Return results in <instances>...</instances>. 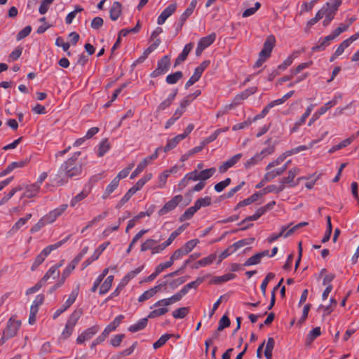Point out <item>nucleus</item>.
Wrapping results in <instances>:
<instances>
[{
	"label": "nucleus",
	"instance_id": "obj_30",
	"mask_svg": "<svg viewBox=\"0 0 359 359\" xmlns=\"http://www.w3.org/2000/svg\"><path fill=\"white\" fill-rule=\"evenodd\" d=\"M289 156L287 153L285 151V153L282 154L281 155H280L278 157H277L275 160L272 161L271 162H270L266 167V170L267 172L269 171H271L272 168L273 167H276V166H278L279 165H280L284 161L285 159Z\"/></svg>",
	"mask_w": 359,
	"mask_h": 359
},
{
	"label": "nucleus",
	"instance_id": "obj_47",
	"mask_svg": "<svg viewBox=\"0 0 359 359\" xmlns=\"http://www.w3.org/2000/svg\"><path fill=\"white\" fill-rule=\"evenodd\" d=\"M158 243V241L152 238H149L141 245V251L144 252L147 250H151L152 252L154 246L156 245Z\"/></svg>",
	"mask_w": 359,
	"mask_h": 359
},
{
	"label": "nucleus",
	"instance_id": "obj_48",
	"mask_svg": "<svg viewBox=\"0 0 359 359\" xmlns=\"http://www.w3.org/2000/svg\"><path fill=\"white\" fill-rule=\"evenodd\" d=\"M199 243L198 239H192L187 241L184 245H183L181 248L184 252L186 255L189 253Z\"/></svg>",
	"mask_w": 359,
	"mask_h": 359
},
{
	"label": "nucleus",
	"instance_id": "obj_38",
	"mask_svg": "<svg viewBox=\"0 0 359 359\" xmlns=\"http://www.w3.org/2000/svg\"><path fill=\"white\" fill-rule=\"evenodd\" d=\"M110 149V144L108 142L107 139H104L102 140L98 146L97 149V156L99 157L103 156L106 153L109 151Z\"/></svg>",
	"mask_w": 359,
	"mask_h": 359
},
{
	"label": "nucleus",
	"instance_id": "obj_21",
	"mask_svg": "<svg viewBox=\"0 0 359 359\" xmlns=\"http://www.w3.org/2000/svg\"><path fill=\"white\" fill-rule=\"evenodd\" d=\"M216 258L217 256L215 254L209 255L208 256L196 262L193 266V268L197 269L200 267H205L208 265H210L211 264L213 263Z\"/></svg>",
	"mask_w": 359,
	"mask_h": 359
},
{
	"label": "nucleus",
	"instance_id": "obj_34",
	"mask_svg": "<svg viewBox=\"0 0 359 359\" xmlns=\"http://www.w3.org/2000/svg\"><path fill=\"white\" fill-rule=\"evenodd\" d=\"M262 196V194H259V192H256L250 196L249 198L244 199L242 201H240L236 206V209H238L241 207L248 205L253 202L256 201L259 197Z\"/></svg>",
	"mask_w": 359,
	"mask_h": 359
},
{
	"label": "nucleus",
	"instance_id": "obj_12",
	"mask_svg": "<svg viewBox=\"0 0 359 359\" xmlns=\"http://www.w3.org/2000/svg\"><path fill=\"white\" fill-rule=\"evenodd\" d=\"M299 169L298 168H293L288 171L287 176L283 177L280 180V185H287L289 187H295L297 183L294 182L295 177L299 174Z\"/></svg>",
	"mask_w": 359,
	"mask_h": 359
},
{
	"label": "nucleus",
	"instance_id": "obj_14",
	"mask_svg": "<svg viewBox=\"0 0 359 359\" xmlns=\"http://www.w3.org/2000/svg\"><path fill=\"white\" fill-rule=\"evenodd\" d=\"M290 160L287 161L282 167L266 172L264 175V180L271 181L277 176L281 175L287 168Z\"/></svg>",
	"mask_w": 359,
	"mask_h": 359
},
{
	"label": "nucleus",
	"instance_id": "obj_8",
	"mask_svg": "<svg viewBox=\"0 0 359 359\" xmlns=\"http://www.w3.org/2000/svg\"><path fill=\"white\" fill-rule=\"evenodd\" d=\"M100 330L98 325H94L83 331L76 338V343L84 344L86 341L92 339Z\"/></svg>",
	"mask_w": 359,
	"mask_h": 359
},
{
	"label": "nucleus",
	"instance_id": "obj_25",
	"mask_svg": "<svg viewBox=\"0 0 359 359\" xmlns=\"http://www.w3.org/2000/svg\"><path fill=\"white\" fill-rule=\"evenodd\" d=\"M79 285H76V287L72 290L70 293L68 299L65 301V302L62 304L65 306V309H69L76 301V297L79 294Z\"/></svg>",
	"mask_w": 359,
	"mask_h": 359
},
{
	"label": "nucleus",
	"instance_id": "obj_5",
	"mask_svg": "<svg viewBox=\"0 0 359 359\" xmlns=\"http://www.w3.org/2000/svg\"><path fill=\"white\" fill-rule=\"evenodd\" d=\"M182 200L183 196L182 195L175 196L164 204V205L158 210V215L159 216L167 215L170 212L174 210Z\"/></svg>",
	"mask_w": 359,
	"mask_h": 359
},
{
	"label": "nucleus",
	"instance_id": "obj_10",
	"mask_svg": "<svg viewBox=\"0 0 359 359\" xmlns=\"http://www.w3.org/2000/svg\"><path fill=\"white\" fill-rule=\"evenodd\" d=\"M276 39L274 36H269L264 43L263 48L259 52V55L266 58V60L271 56L273 48L275 46Z\"/></svg>",
	"mask_w": 359,
	"mask_h": 359
},
{
	"label": "nucleus",
	"instance_id": "obj_45",
	"mask_svg": "<svg viewBox=\"0 0 359 359\" xmlns=\"http://www.w3.org/2000/svg\"><path fill=\"white\" fill-rule=\"evenodd\" d=\"M215 172L216 169L215 168L205 169L198 172L200 181L204 182L208 180L215 173Z\"/></svg>",
	"mask_w": 359,
	"mask_h": 359
},
{
	"label": "nucleus",
	"instance_id": "obj_42",
	"mask_svg": "<svg viewBox=\"0 0 359 359\" xmlns=\"http://www.w3.org/2000/svg\"><path fill=\"white\" fill-rule=\"evenodd\" d=\"M254 241H255L254 238H245V239H241V240H239L238 241L234 243L233 244H232L231 248H233L236 252L237 250L240 249L241 248H242L243 246L253 243Z\"/></svg>",
	"mask_w": 359,
	"mask_h": 359
},
{
	"label": "nucleus",
	"instance_id": "obj_2",
	"mask_svg": "<svg viewBox=\"0 0 359 359\" xmlns=\"http://www.w3.org/2000/svg\"><path fill=\"white\" fill-rule=\"evenodd\" d=\"M20 326L21 320L17 319L15 316L11 317L3 331L2 336L0 339V346L3 345L7 340L15 337Z\"/></svg>",
	"mask_w": 359,
	"mask_h": 359
},
{
	"label": "nucleus",
	"instance_id": "obj_44",
	"mask_svg": "<svg viewBox=\"0 0 359 359\" xmlns=\"http://www.w3.org/2000/svg\"><path fill=\"white\" fill-rule=\"evenodd\" d=\"M175 302H177L175 300L174 297L171 296L170 297L162 299L161 300L157 301L152 306H151V309L163 306H168Z\"/></svg>",
	"mask_w": 359,
	"mask_h": 359
},
{
	"label": "nucleus",
	"instance_id": "obj_51",
	"mask_svg": "<svg viewBox=\"0 0 359 359\" xmlns=\"http://www.w3.org/2000/svg\"><path fill=\"white\" fill-rule=\"evenodd\" d=\"M26 224L24 219L20 218L12 226V228L8 231V236H12L14 235L22 226Z\"/></svg>",
	"mask_w": 359,
	"mask_h": 359
},
{
	"label": "nucleus",
	"instance_id": "obj_20",
	"mask_svg": "<svg viewBox=\"0 0 359 359\" xmlns=\"http://www.w3.org/2000/svg\"><path fill=\"white\" fill-rule=\"evenodd\" d=\"M69 238H70V236H67V237H65L64 239L60 241L59 242L47 246L41 252L40 254L42 256H43L45 258H46L53 250H55L57 249L58 248L61 247L64 243H65L69 239Z\"/></svg>",
	"mask_w": 359,
	"mask_h": 359
},
{
	"label": "nucleus",
	"instance_id": "obj_64",
	"mask_svg": "<svg viewBox=\"0 0 359 359\" xmlns=\"http://www.w3.org/2000/svg\"><path fill=\"white\" fill-rule=\"evenodd\" d=\"M231 322L229 317L226 315H224L219 321V325L217 327L218 331H222L224 328L230 326Z\"/></svg>",
	"mask_w": 359,
	"mask_h": 359
},
{
	"label": "nucleus",
	"instance_id": "obj_18",
	"mask_svg": "<svg viewBox=\"0 0 359 359\" xmlns=\"http://www.w3.org/2000/svg\"><path fill=\"white\" fill-rule=\"evenodd\" d=\"M327 133H328L326 131L322 135V137L320 139L313 140L312 142H311L309 147H306L305 145H301V146L297 147L295 148H293L291 150L287 151L286 152L287 153L288 156H292V155L296 154L297 153H299L300 151H302L306 150L309 148H311L315 144L321 141L327 135Z\"/></svg>",
	"mask_w": 359,
	"mask_h": 359
},
{
	"label": "nucleus",
	"instance_id": "obj_24",
	"mask_svg": "<svg viewBox=\"0 0 359 359\" xmlns=\"http://www.w3.org/2000/svg\"><path fill=\"white\" fill-rule=\"evenodd\" d=\"M119 184V182L118 180L114 178L111 182L107 186L103 195L102 198L106 199L111 194H112L118 187Z\"/></svg>",
	"mask_w": 359,
	"mask_h": 359
},
{
	"label": "nucleus",
	"instance_id": "obj_62",
	"mask_svg": "<svg viewBox=\"0 0 359 359\" xmlns=\"http://www.w3.org/2000/svg\"><path fill=\"white\" fill-rule=\"evenodd\" d=\"M231 180L230 178H226L224 180L218 182L215 185V191L220 193L222 192L226 187H227L231 184Z\"/></svg>",
	"mask_w": 359,
	"mask_h": 359
},
{
	"label": "nucleus",
	"instance_id": "obj_37",
	"mask_svg": "<svg viewBox=\"0 0 359 359\" xmlns=\"http://www.w3.org/2000/svg\"><path fill=\"white\" fill-rule=\"evenodd\" d=\"M60 271H57V267L51 266L41 279V283L45 284L46 281L51 277L53 279H55L57 277H58Z\"/></svg>",
	"mask_w": 359,
	"mask_h": 359
},
{
	"label": "nucleus",
	"instance_id": "obj_36",
	"mask_svg": "<svg viewBox=\"0 0 359 359\" xmlns=\"http://www.w3.org/2000/svg\"><path fill=\"white\" fill-rule=\"evenodd\" d=\"M212 202V199L210 196H205L203 198H200L197 199L194 205L197 209V210H200L201 208H205L210 205Z\"/></svg>",
	"mask_w": 359,
	"mask_h": 359
},
{
	"label": "nucleus",
	"instance_id": "obj_39",
	"mask_svg": "<svg viewBox=\"0 0 359 359\" xmlns=\"http://www.w3.org/2000/svg\"><path fill=\"white\" fill-rule=\"evenodd\" d=\"M40 190V187L34 183L28 186L24 194V196L27 198H33L37 195Z\"/></svg>",
	"mask_w": 359,
	"mask_h": 359
},
{
	"label": "nucleus",
	"instance_id": "obj_29",
	"mask_svg": "<svg viewBox=\"0 0 359 359\" xmlns=\"http://www.w3.org/2000/svg\"><path fill=\"white\" fill-rule=\"evenodd\" d=\"M298 56V52H293L290 56L287 57L277 68L280 72L285 70L289 66H290L293 60Z\"/></svg>",
	"mask_w": 359,
	"mask_h": 359
},
{
	"label": "nucleus",
	"instance_id": "obj_49",
	"mask_svg": "<svg viewBox=\"0 0 359 359\" xmlns=\"http://www.w3.org/2000/svg\"><path fill=\"white\" fill-rule=\"evenodd\" d=\"M325 7V15H324V20L323 21V25L324 27H327L328 25H330V23L331 22V21L334 19V15H335V13L329 10V8L328 7Z\"/></svg>",
	"mask_w": 359,
	"mask_h": 359
},
{
	"label": "nucleus",
	"instance_id": "obj_43",
	"mask_svg": "<svg viewBox=\"0 0 359 359\" xmlns=\"http://www.w3.org/2000/svg\"><path fill=\"white\" fill-rule=\"evenodd\" d=\"M353 139L352 137H348L347 139L344 140L340 143H339V144L333 146L332 148H330L329 150V153L332 154L337 150H339L341 149L346 147L347 146H348L349 144H351V142H353Z\"/></svg>",
	"mask_w": 359,
	"mask_h": 359
},
{
	"label": "nucleus",
	"instance_id": "obj_31",
	"mask_svg": "<svg viewBox=\"0 0 359 359\" xmlns=\"http://www.w3.org/2000/svg\"><path fill=\"white\" fill-rule=\"evenodd\" d=\"M148 323V318H143L138 320L136 323L130 325L128 327V330L131 332H136L140 330H143L147 325Z\"/></svg>",
	"mask_w": 359,
	"mask_h": 359
},
{
	"label": "nucleus",
	"instance_id": "obj_4",
	"mask_svg": "<svg viewBox=\"0 0 359 359\" xmlns=\"http://www.w3.org/2000/svg\"><path fill=\"white\" fill-rule=\"evenodd\" d=\"M82 312L80 310L74 311L69 317L66 324L65 329L61 333L60 338L62 339H67L69 337L74 330L75 325H76L79 319L80 318Z\"/></svg>",
	"mask_w": 359,
	"mask_h": 359
},
{
	"label": "nucleus",
	"instance_id": "obj_27",
	"mask_svg": "<svg viewBox=\"0 0 359 359\" xmlns=\"http://www.w3.org/2000/svg\"><path fill=\"white\" fill-rule=\"evenodd\" d=\"M216 39V34L215 33H211L210 34L204 36L201 38L199 41L198 44L202 46L203 48H206L208 46H210L211 44L214 43V41Z\"/></svg>",
	"mask_w": 359,
	"mask_h": 359
},
{
	"label": "nucleus",
	"instance_id": "obj_16",
	"mask_svg": "<svg viewBox=\"0 0 359 359\" xmlns=\"http://www.w3.org/2000/svg\"><path fill=\"white\" fill-rule=\"evenodd\" d=\"M332 41H334V39L330 34L320 38L318 41L317 44L312 47L311 50L313 52L324 50Z\"/></svg>",
	"mask_w": 359,
	"mask_h": 359
},
{
	"label": "nucleus",
	"instance_id": "obj_9",
	"mask_svg": "<svg viewBox=\"0 0 359 359\" xmlns=\"http://www.w3.org/2000/svg\"><path fill=\"white\" fill-rule=\"evenodd\" d=\"M276 39L274 36H269L264 43L263 48L259 52V55L266 58V60L271 56L273 48L275 46Z\"/></svg>",
	"mask_w": 359,
	"mask_h": 359
},
{
	"label": "nucleus",
	"instance_id": "obj_46",
	"mask_svg": "<svg viewBox=\"0 0 359 359\" xmlns=\"http://www.w3.org/2000/svg\"><path fill=\"white\" fill-rule=\"evenodd\" d=\"M182 72L180 71H177L173 74H168L166 76L165 81L168 84H175L180 79L182 78Z\"/></svg>",
	"mask_w": 359,
	"mask_h": 359
},
{
	"label": "nucleus",
	"instance_id": "obj_53",
	"mask_svg": "<svg viewBox=\"0 0 359 359\" xmlns=\"http://www.w3.org/2000/svg\"><path fill=\"white\" fill-rule=\"evenodd\" d=\"M167 312H168V309L166 307L158 308L151 311L149 313L147 318H156L165 314Z\"/></svg>",
	"mask_w": 359,
	"mask_h": 359
},
{
	"label": "nucleus",
	"instance_id": "obj_32",
	"mask_svg": "<svg viewBox=\"0 0 359 359\" xmlns=\"http://www.w3.org/2000/svg\"><path fill=\"white\" fill-rule=\"evenodd\" d=\"M113 280H114V276H112V275L109 276L105 279L104 283L102 284L100 291H99V294L100 295H103L108 292V291L110 290V288L112 285Z\"/></svg>",
	"mask_w": 359,
	"mask_h": 359
},
{
	"label": "nucleus",
	"instance_id": "obj_57",
	"mask_svg": "<svg viewBox=\"0 0 359 359\" xmlns=\"http://www.w3.org/2000/svg\"><path fill=\"white\" fill-rule=\"evenodd\" d=\"M236 278V275L231 273H228L221 276H217L214 279L215 283H222L233 280Z\"/></svg>",
	"mask_w": 359,
	"mask_h": 359
},
{
	"label": "nucleus",
	"instance_id": "obj_17",
	"mask_svg": "<svg viewBox=\"0 0 359 359\" xmlns=\"http://www.w3.org/2000/svg\"><path fill=\"white\" fill-rule=\"evenodd\" d=\"M242 154H237L231 158L224 162L219 167V171L221 173L226 172L229 168H232L241 158Z\"/></svg>",
	"mask_w": 359,
	"mask_h": 359
},
{
	"label": "nucleus",
	"instance_id": "obj_59",
	"mask_svg": "<svg viewBox=\"0 0 359 359\" xmlns=\"http://www.w3.org/2000/svg\"><path fill=\"white\" fill-rule=\"evenodd\" d=\"M142 269L143 266H141L128 272L123 278L122 282L124 284H126L130 280L134 278L137 274H139L142 271Z\"/></svg>",
	"mask_w": 359,
	"mask_h": 359
},
{
	"label": "nucleus",
	"instance_id": "obj_35",
	"mask_svg": "<svg viewBox=\"0 0 359 359\" xmlns=\"http://www.w3.org/2000/svg\"><path fill=\"white\" fill-rule=\"evenodd\" d=\"M275 346V341L273 338L269 337L267 339L265 350L264 356L266 359H272V351Z\"/></svg>",
	"mask_w": 359,
	"mask_h": 359
},
{
	"label": "nucleus",
	"instance_id": "obj_56",
	"mask_svg": "<svg viewBox=\"0 0 359 359\" xmlns=\"http://www.w3.org/2000/svg\"><path fill=\"white\" fill-rule=\"evenodd\" d=\"M201 76H202V74L195 69L193 75L189 78V79L185 83V88L187 89L190 86L194 85L196 82H197L200 79Z\"/></svg>",
	"mask_w": 359,
	"mask_h": 359
},
{
	"label": "nucleus",
	"instance_id": "obj_54",
	"mask_svg": "<svg viewBox=\"0 0 359 359\" xmlns=\"http://www.w3.org/2000/svg\"><path fill=\"white\" fill-rule=\"evenodd\" d=\"M188 312L189 309L187 307H181L177 309H175L172 312V315L173 318L176 319H182L184 318L188 314Z\"/></svg>",
	"mask_w": 359,
	"mask_h": 359
},
{
	"label": "nucleus",
	"instance_id": "obj_55",
	"mask_svg": "<svg viewBox=\"0 0 359 359\" xmlns=\"http://www.w3.org/2000/svg\"><path fill=\"white\" fill-rule=\"evenodd\" d=\"M337 103L336 98L332 99V100L327 102L323 106H322L318 111L320 116L325 114L330 108L335 106Z\"/></svg>",
	"mask_w": 359,
	"mask_h": 359
},
{
	"label": "nucleus",
	"instance_id": "obj_7",
	"mask_svg": "<svg viewBox=\"0 0 359 359\" xmlns=\"http://www.w3.org/2000/svg\"><path fill=\"white\" fill-rule=\"evenodd\" d=\"M67 207V204H62L48 212L43 217L48 224H52L65 212Z\"/></svg>",
	"mask_w": 359,
	"mask_h": 359
},
{
	"label": "nucleus",
	"instance_id": "obj_41",
	"mask_svg": "<svg viewBox=\"0 0 359 359\" xmlns=\"http://www.w3.org/2000/svg\"><path fill=\"white\" fill-rule=\"evenodd\" d=\"M89 194V191L87 190H83L78 194H76L74 197H73L70 201V205L72 207L76 206V205L80 201L85 199Z\"/></svg>",
	"mask_w": 359,
	"mask_h": 359
},
{
	"label": "nucleus",
	"instance_id": "obj_15",
	"mask_svg": "<svg viewBox=\"0 0 359 359\" xmlns=\"http://www.w3.org/2000/svg\"><path fill=\"white\" fill-rule=\"evenodd\" d=\"M177 94V89H174L167 97L165 100L162 101L159 105L157 107L156 113H159L167 108H168L175 100L176 95Z\"/></svg>",
	"mask_w": 359,
	"mask_h": 359
},
{
	"label": "nucleus",
	"instance_id": "obj_1",
	"mask_svg": "<svg viewBox=\"0 0 359 359\" xmlns=\"http://www.w3.org/2000/svg\"><path fill=\"white\" fill-rule=\"evenodd\" d=\"M80 154L81 152H76L70 158L64 162L60 168V173L69 178L80 175L82 172V165L77 161Z\"/></svg>",
	"mask_w": 359,
	"mask_h": 359
},
{
	"label": "nucleus",
	"instance_id": "obj_60",
	"mask_svg": "<svg viewBox=\"0 0 359 359\" xmlns=\"http://www.w3.org/2000/svg\"><path fill=\"white\" fill-rule=\"evenodd\" d=\"M83 10V8H81L80 6H76L75 7V9L73 11L68 13V15L66 16V24L70 25L72 22L73 20L75 18L76 14L79 12H81Z\"/></svg>",
	"mask_w": 359,
	"mask_h": 359
},
{
	"label": "nucleus",
	"instance_id": "obj_11",
	"mask_svg": "<svg viewBox=\"0 0 359 359\" xmlns=\"http://www.w3.org/2000/svg\"><path fill=\"white\" fill-rule=\"evenodd\" d=\"M167 285V282L157 283V285L154 287L146 290L138 297L139 302H143L147 299H149L154 297L158 292H159L163 287Z\"/></svg>",
	"mask_w": 359,
	"mask_h": 359
},
{
	"label": "nucleus",
	"instance_id": "obj_23",
	"mask_svg": "<svg viewBox=\"0 0 359 359\" xmlns=\"http://www.w3.org/2000/svg\"><path fill=\"white\" fill-rule=\"evenodd\" d=\"M121 13V4L118 1L113 3L109 10V16L111 20L116 21Z\"/></svg>",
	"mask_w": 359,
	"mask_h": 359
},
{
	"label": "nucleus",
	"instance_id": "obj_26",
	"mask_svg": "<svg viewBox=\"0 0 359 359\" xmlns=\"http://www.w3.org/2000/svg\"><path fill=\"white\" fill-rule=\"evenodd\" d=\"M285 189V185H279L276 186L274 184L269 185L266 187L264 188L262 191L259 192V194L262 196L267 194L269 193H276L278 194L283 191Z\"/></svg>",
	"mask_w": 359,
	"mask_h": 359
},
{
	"label": "nucleus",
	"instance_id": "obj_3",
	"mask_svg": "<svg viewBox=\"0 0 359 359\" xmlns=\"http://www.w3.org/2000/svg\"><path fill=\"white\" fill-rule=\"evenodd\" d=\"M275 151L273 145H269L263 149L260 152L255 154L252 157L249 158L245 163L244 167L246 169L251 168L252 167L257 165L263 161L266 156L271 155Z\"/></svg>",
	"mask_w": 359,
	"mask_h": 359
},
{
	"label": "nucleus",
	"instance_id": "obj_40",
	"mask_svg": "<svg viewBox=\"0 0 359 359\" xmlns=\"http://www.w3.org/2000/svg\"><path fill=\"white\" fill-rule=\"evenodd\" d=\"M197 209L194 205L187 208L184 212L180 217V222H182L187 220L190 219L194 215V214L197 212Z\"/></svg>",
	"mask_w": 359,
	"mask_h": 359
},
{
	"label": "nucleus",
	"instance_id": "obj_33",
	"mask_svg": "<svg viewBox=\"0 0 359 359\" xmlns=\"http://www.w3.org/2000/svg\"><path fill=\"white\" fill-rule=\"evenodd\" d=\"M152 174L151 173H147L144 177H142L141 179H140L136 184L131 187V189H133L135 193H136L137 191L140 190L143 186L151 179Z\"/></svg>",
	"mask_w": 359,
	"mask_h": 359
},
{
	"label": "nucleus",
	"instance_id": "obj_28",
	"mask_svg": "<svg viewBox=\"0 0 359 359\" xmlns=\"http://www.w3.org/2000/svg\"><path fill=\"white\" fill-rule=\"evenodd\" d=\"M184 138L180 134L168 140L166 145L164 147V151L167 152L174 149L177 144Z\"/></svg>",
	"mask_w": 359,
	"mask_h": 359
},
{
	"label": "nucleus",
	"instance_id": "obj_22",
	"mask_svg": "<svg viewBox=\"0 0 359 359\" xmlns=\"http://www.w3.org/2000/svg\"><path fill=\"white\" fill-rule=\"evenodd\" d=\"M197 5V0H192L188 6V8L184 11V12L181 15L180 18V22L181 26L183 25L187 19L193 13L196 6Z\"/></svg>",
	"mask_w": 359,
	"mask_h": 359
},
{
	"label": "nucleus",
	"instance_id": "obj_6",
	"mask_svg": "<svg viewBox=\"0 0 359 359\" xmlns=\"http://www.w3.org/2000/svg\"><path fill=\"white\" fill-rule=\"evenodd\" d=\"M170 58L168 55L163 56L158 61L156 69L152 72L151 76L156 77L165 74L170 69Z\"/></svg>",
	"mask_w": 359,
	"mask_h": 359
},
{
	"label": "nucleus",
	"instance_id": "obj_52",
	"mask_svg": "<svg viewBox=\"0 0 359 359\" xmlns=\"http://www.w3.org/2000/svg\"><path fill=\"white\" fill-rule=\"evenodd\" d=\"M274 277H275V275L273 273H269L266 276V277L262 280L261 285H260V289H261L263 296H264V297L266 296V287H267L269 281L271 280L272 279H273Z\"/></svg>",
	"mask_w": 359,
	"mask_h": 359
},
{
	"label": "nucleus",
	"instance_id": "obj_19",
	"mask_svg": "<svg viewBox=\"0 0 359 359\" xmlns=\"http://www.w3.org/2000/svg\"><path fill=\"white\" fill-rule=\"evenodd\" d=\"M193 46L194 44L192 43H189L185 45L182 53L175 59L174 67H176L177 65L183 62L187 59L189 53L192 50Z\"/></svg>",
	"mask_w": 359,
	"mask_h": 359
},
{
	"label": "nucleus",
	"instance_id": "obj_13",
	"mask_svg": "<svg viewBox=\"0 0 359 359\" xmlns=\"http://www.w3.org/2000/svg\"><path fill=\"white\" fill-rule=\"evenodd\" d=\"M176 8L177 5L175 4L168 5L158 17L157 23L160 25L164 24L166 20L175 12Z\"/></svg>",
	"mask_w": 359,
	"mask_h": 359
},
{
	"label": "nucleus",
	"instance_id": "obj_63",
	"mask_svg": "<svg viewBox=\"0 0 359 359\" xmlns=\"http://www.w3.org/2000/svg\"><path fill=\"white\" fill-rule=\"evenodd\" d=\"M260 6L261 4L259 2H256L254 7L247 8L243 11L242 14L243 18H248L254 15Z\"/></svg>",
	"mask_w": 359,
	"mask_h": 359
},
{
	"label": "nucleus",
	"instance_id": "obj_61",
	"mask_svg": "<svg viewBox=\"0 0 359 359\" xmlns=\"http://www.w3.org/2000/svg\"><path fill=\"white\" fill-rule=\"evenodd\" d=\"M135 191L131 188L126 193V194L121 198L118 203L116 208H119L122 207L126 203H127L130 198L135 194Z\"/></svg>",
	"mask_w": 359,
	"mask_h": 359
},
{
	"label": "nucleus",
	"instance_id": "obj_58",
	"mask_svg": "<svg viewBox=\"0 0 359 359\" xmlns=\"http://www.w3.org/2000/svg\"><path fill=\"white\" fill-rule=\"evenodd\" d=\"M172 337L170 334H163L156 342L154 343L153 347L154 349H158L163 346L168 339Z\"/></svg>",
	"mask_w": 359,
	"mask_h": 359
},
{
	"label": "nucleus",
	"instance_id": "obj_50",
	"mask_svg": "<svg viewBox=\"0 0 359 359\" xmlns=\"http://www.w3.org/2000/svg\"><path fill=\"white\" fill-rule=\"evenodd\" d=\"M109 244L110 242L107 241L100 245L91 255L92 259L97 260L103 252V251L109 245Z\"/></svg>",
	"mask_w": 359,
	"mask_h": 359
}]
</instances>
